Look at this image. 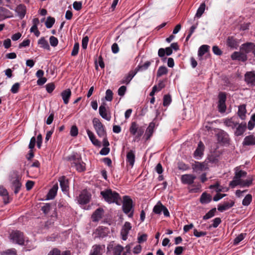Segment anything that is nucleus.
Instances as JSON below:
<instances>
[{
  "label": "nucleus",
  "mask_w": 255,
  "mask_h": 255,
  "mask_svg": "<svg viewBox=\"0 0 255 255\" xmlns=\"http://www.w3.org/2000/svg\"><path fill=\"white\" fill-rule=\"evenodd\" d=\"M100 194L102 198L108 203H115L118 205H120L121 198L119 194L117 192L113 191L111 189H108L101 191Z\"/></svg>",
  "instance_id": "1"
},
{
  "label": "nucleus",
  "mask_w": 255,
  "mask_h": 255,
  "mask_svg": "<svg viewBox=\"0 0 255 255\" xmlns=\"http://www.w3.org/2000/svg\"><path fill=\"white\" fill-rule=\"evenodd\" d=\"M129 131L131 135L133 136V141L138 142L141 136L144 132V128L143 126H139L136 122H131Z\"/></svg>",
  "instance_id": "2"
},
{
  "label": "nucleus",
  "mask_w": 255,
  "mask_h": 255,
  "mask_svg": "<svg viewBox=\"0 0 255 255\" xmlns=\"http://www.w3.org/2000/svg\"><path fill=\"white\" fill-rule=\"evenodd\" d=\"M68 160L71 162V167L78 171L82 172L85 170V164L82 161L81 156L77 153L68 156Z\"/></svg>",
  "instance_id": "3"
},
{
  "label": "nucleus",
  "mask_w": 255,
  "mask_h": 255,
  "mask_svg": "<svg viewBox=\"0 0 255 255\" xmlns=\"http://www.w3.org/2000/svg\"><path fill=\"white\" fill-rule=\"evenodd\" d=\"M123 212L126 214H128V217H132L133 215V202L132 199L128 196L123 197V203L122 206Z\"/></svg>",
  "instance_id": "4"
},
{
  "label": "nucleus",
  "mask_w": 255,
  "mask_h": 255,
  "mask_svg": "<svg viewBox=\"0 0 255 255\" xmlns=\"http://www.w3.org/2000/svg\"><path fill=\"white\" fill-rule=\"evenodd\" d=\"M9 178L11 184V188L14 190V193L17 194L21 186V183L20 181V177L17 171H14L11 173Z\"/></svg>",
  "instance_id": "5"
},
{
  "label": "nucleus",
  "mask_w": 255,
  "mask_h": 255,
  "mask_svg": "<svg viewBox=\"0 0 255 255\" xmlns=\"http://www.w3.org/2000/svg\"><path fill=\"white\" fill-rule=\"evenodd\" d=\"M247 175V172L240 169L239 167L235 168V176L233 180L230 182L229 185L232 188H234L238 185L242 180V177H246Z\"/></svg>",
  "instance_id": "6"
},
{
  "label": "nucleus",
  "mask_w": 255,
  "mask_h": 255,
  "mask_svg": "<svg viewBox=\"0 0 255 255\" xmlns=\"http://www.w3.org/2000/svg\"><path fill=\"white\" fill-rule=\"evenodd\" d=\"M99 113L101 117L110 121L111 119V114L110 111V108L107 104L104 102L102 103L99 108Z\"/></svg>",
  "instance_id": "7"
},
{
  "label": "nucleus",
  "mask_w": 255,
  "mask_h": 255,
  "mask_svg": "<svg viewBox=\"0 0 255 255\" xmlns=\"http://www.w3.org/2000/svg\"><path fill=\"white\" fill-rule=\"evenodd\" d=\"M10 239L13 242L20 245L24 244V239L23 234L19 231H12L10 234Z\"/></svg>",
  "instance_id": "8"
},
{
  "label": "nucleus",
  "mask_w": 255,
  "mask_h": 255,
  "mask_svg": "<svg viewBox=\"0 0 255 255\" xmlns=\"http://www.w3.org/2000/svg\"><path fill=\"white\" fill-rule=\"evenodd\" d=\"M110 145L108 139H103L102 141L97 139V146L101 147L103 146L104 147L100 151V154L102 155H106L109 154L110 148L109 147Z\"/></svg>",
  "instance_id": "9"
},
{
  "label": "nucleus",
  "mask_w": 255,
  "mask_h": 255,
  "mask_svg": "<svg viewBox=\"0 0 255 255\" xmlns=\"http://www.w3.org/2000/svg\"><path fill=\"white\" fill-rule=\"evenodd\" d=\"M91 195L87 190L82 191L79 195L78 201L80 204H85L88 203L91 199Z\"/></svg>",
  "instance_id": "10"
},
{
  "label": "nucleus",
  "mask_w": 255,
  "mask_h": 255,
  "mask_svg": "<svg viewBox=\"0 0 255 255\" xmlns=\"http://www.w3.org/2000/svg\"><path fill=\"white\" fill-rule=\"evenodd\" d=\"M246 83L251 86H255V73L254 71L247 72L245 75Z\"/></svg>",
  "instance_id": "11"
},
{
  "label": "nucleus",
  "mask_w": 255,
  "mask_h": 255,
  "mask_svg": "<svg viewBox=\"0 0 255 255\" xmlns=\"http://www.w3.org/2000/svg\"><path fill=\"white\" fill-rule=\"evenodd\" d=\"M196 176L193 174H184L181 176V180L183 184L191 185L194 183Z\"/></svg>",
  "instance_id": "12"
},
{
  "label": "nucleus",
  "mask_w": 255,
  "mask_h": 255,
  "mask_svg": "<svg viewBox=\"0 0 255 255\" xmlns=\"http://www.w3.org/2000/svg\"><path fill=\"white\" fill-rule=\"evenodd\" d=\"M234 134L236 136H240L242 135L247 129V124L246 123H241L237 125V127L235 128Z\"/></svg>",
  "instance_id": "13"
},
{
  "label": "nucleus",
  "mask_w": 255,
  "mask_h": 255,
  "mask_svg": "<svg viewBox=\"0 0 255 255\" xmlns=\"http://www.w3.org/2000/svg\"><path fill=\"white\" fill-rule=\"evenodd\" d=\"M192 168L196 172L198 171H203L209 169L208 164L205 162H195L192 165Z\"/></svg>",
  "instance_id": "14"
},
{
  "label": "nucleus",
  "mask_w": 255,
  "mask_h": 255,
  "mask_svg": "<svg viewBox=\"0 0 255 255\" xmlns=\"http://www.w3.org/2000/svg\"><path fill=\"white\" fill-rule=\"evenodd\" d=\"M97 127L98 128V129L97 130V133L100 137L103 138L102 140L104 139L105 138L108 139L104 127L99 121H97Z\"/></svg>",
  "instance_id": "15"
},
{
  "label": "nucleus",
  "mask_w": 255,
  "mask_h": 255,
  "mask_svg": "<svg viewBox=\"0 0 255 255\" xmlns=\"http://www.w3.org/2000/svg\"><path fill=\"white\" fill-rule=\"evenodd\" d=\"M155 124L153 122H152L149 123L148 127L147 128L145 133L144 135V137L146 141L149 140L150 137L152 136L153 131L154 128H155Z\"/></svg>",
  "instance_id": "16"
},
{
  "label": "nucleus",
  "mask_w": 255,
  "mask_h": 255,
  "mask_svg": "<svg viewBox=\"0 0 255 255\" xmlns=\"http://www.w3.org/2000/svg\"><path fill=\"white\" fill-rule=\"evenodd\" d=\"M204 150V145L202 141H200L198 144V147L194 152V156L196 159H200L203 155Z\"/></svg>",
  "instance_id": "17"
},
{
  "label": "nucleus",
  "mask_w": 255,
  "mask_h": 255,
  "mask_svg": "<svg viewBox=\"0 0 255 255\" xmlns=\"http://www.w3.org/2000/svg\"><path fill=\"white\" fill-rule=\"evenodd\" d=\"M135 150H130L128 152L126 156V161L128 163L131 167L134 165L135 159Z\"/></svg>",
  "instance_id": "18"
},
{
  "label": "nucleus",
  "mask_w": 255,
  "mask_h": 255,
  "mask_svg": "<svg viewBox=\"0 0 255 255\" xmlns=\"http://www.w3.org/2000/svg\"><path fill=\"white\" fill-rule=\"evenodd\" d=\"M136 74V72L134 70H130L127 75L121 81V84H128L134 76Z\"/></svg>",
  "instance_id": "19"
},
{
  "label": "nucleus",
  "mask_w": 255,
  "mask_h": 255,
  "mask_svg": "<svg viewBox=\"0 0 255 255\" xmlns=\"http://www.w3.org/2000/svg\"><path fill=\"white\" fill-rule=\"evenodd\" d=\"M255 44L253 42H246L242 45V49L246 53H253Z\"/></svg>",
  "instance_id": "20"
},
{
  "label": "nucleus",
  "mask_w": 255,
  "mask_h": 255,
  "mask_svg": "<svg viewBox=\"0 0 255 255\" xmlns=\"http://www.w3.org/2000/svg\"><path fill=\"white\" fill-rule=\"evenodd\" d=\"M235 202L231 200L230 202H225L223 204L218 206V210L221 212L227 210L234 206Z\"/></svg>",
  "instance_id": "21"
},
{
  "label": "nucleus",
  "mask_w": 255,
  "mask_h": 255,
  "mask_svg": "<svg viewBox=\"0 0 255 255\" xmlns=\"http://www.w3.org/2000/svg\"><path fill=\"white\" fill-rule=\"evenodd\" d=\"M231 57L233 60H239L243 62L247 60V56L240 52L235 51L233 52Z\"/></svg>",
  "instance_id": "22"
},
{
  "label": "nucleus",
  "mask_w": 255,
  "mask_h": 255,
  "mask_svg": "<svg viewBox=\"0 0 255 255\" xmlns=\"http://www.w3.org/2000/svg\"><path fill=\"white\" fill-rule=\"evenodd\" d=\"M243 145L253 146L255 145V136L253 135L246 136L243 142Z\"/></svg>",
  "instance_id": "23"
},
{
  "label": "nucleus",
  "mask_w": 255,
  "mask_h": 255,
  "mask_svg": "<svg viewBox=\"0 0 255 255\" xmlns=\"http://www.w3.org/2000/svg\"><path fill=\"white\" fill-rule=\"evenodd\" d=\"M227 45L232 49H237L238 43L236 38L233 36H229L227 39Z\"/></svg>",
  "instance_id": "24"
},
{
  "label": "nucleus",
  "mask_w": 255,
  "mask_h": 255,
  "mask_svg": "<svg viewBox=\"0 0 255 255\" xmlns=\"http://www.w3.org/2000/svg\"><path fill=\"white\" fill-rule=\"evenodd\" d=\"M173 52L171 48L168 47L165 49L160 48L158 51V55L159 57H164V56H170Z\"/></svg>",
  "instance_id": "25"
},
{
  "label": "nucleus",
  "mask_w": 255,
  "mask_h": 255,
  "mask_svg": "<svg viewBox=\"0 0 255 255\" xmlns=\"http://www.w3.org/2000/svg\"><path fill=\"white\" fill-rule=\"evenodd\" d=\"M71 95V92L69 89H66L61 92V96L65 104H67L69 103Z\"/></svg>",
  "instance_id": "26"
},
{
  "label": "nucleus",
  "mask_w": 255,
  "mask_h": 255,
  "mask_svg": "<svg viewBox=\"0 0 255 255\" xmlns=\"http://www.w3.org/2000/svg\"><path fill=\"white\" fill-rule=\"evenodd\" d=\"M59 181L62 190L63 191H67L69 188L68 180L64 176H62L59 178Z\"/></svg>",
  "instance_id": "27"
},
{
  "label": "nucleus",
  "mask_w": 255,
  "mask_h": 255,
  "mask_svg": "<svg viewBox=\"0 0 255 255\" xmlns=\"http://www.w3.org/2000/svg\"><path fill=\"white\" fill-rule=\"evenodd\" d=\"M254 179L252 176L248 177V179L245 180H241L240 184H238L240 187H249L253 183Z\"/></svg>",
  "instance_id": "28"
},
{
  "label": "nucleus",
  "mask_w": 255,
  "mask_h": 255,
  "mask_svg": "<svg viewBox=\"0 0 255 255\" xmlns=\"http://www.w3.org/2000/svg\"><path fill=\"white\" fill-rule=\"evenodd\" d=\"M58 188V185L55 184L48 192L47 195V199H53L57 194Z\"/></svg>",
  "instance_id": "29"
},
{
  "label": "nucleus",
  "mask_w": 255,
  "mask_h": 255,
  "mask_svg": "<svg viewBox=\"0 0 255 255\" xmlns=\"http://www.w3.org/2000/svg\"><path fill=\"white\" fill-rule=\"evenodd\" d=\"M247 110L245 105H240L238 107V115L242 120H245L246 118V114Z\"/></svg>",
  "instance_id": "30"
},
{
  "label": "nucleus",
  "mask_w": 255,
  "mask_h": 255,
  "mask_svg": "<svg viewBox=\"0 0 255 255\" xmlns=\"http://www.w3.org/2000/svg\"><path fill=\"white\" fill-rule=\"evenodd\" d=\"M151 62L150 61H146L143 64L140 65L139 64L137 65V66L135 68L134 71L137 73L139 71H143L147 70L149 67L151 65Z\"/></svg>",
  "instance_id": "31"
},
{
  "label": "nucleus",
  "mask_w": 255,
  "mask_h": 255,
  "mask_svg": "<svg viewBox=\"0 0 255 255\" xmlns=\"http://www.w3.org/2000/svg\"><path fill=\"white\" fill-rule=\"evenodd\" d=\"M19 17L22 19L24 17L26 13V7L23 4L18 5L15 9Z\"/></svg>",
  "instance_id": "32"
},
{
  "label": "nucleus",
  "mask_w": 255,
  "mask_h": 255,
  "mask_svg": "<svg viewBox=\"0 0 255 255\" xmlns=\"http://www.w3.org/2000/svg\"><path fill=\"white\" fill-rule=\"evenodd\" d=\"M211 196L205 192L202 193L200 197V201L202 204H208L211 201Z\"/></svg>",
  "instance_id": "33"
},
{
  "label": "nucleus",
  "mask_w": 255,
  "mask_h": 255,
  "mask_svg": "<svg viewBox=\"0 0 255 255\" xmlns=\"http://www.w3.org/2000/svg\"><path fill=\"white\" fill-rule=\"evenodd\" d=\"M218 140L223 143H226L229 141L228 134L223 131L220 132L218 133Z\"/></svg>",
  "instance_id": "34"
},
{
  "label": "nucleus",
  "mask_w": 255,
  "mask_h": 255,
  "mask_svg": "<svg viewBox=\"0 0 255 255\" xmlns=\"http://www.w3.org/2000/svg\"><path fill=\"white\" fill-rule=\"evenodd\" d=\"M210 48V46L208 45H203L201 46L198 51V55L200 57L203 56L207 53Z\"/></svg>",
  "instance_id": "35"
},
{
  "label": "nucleus",
  "mask_w": 255,
  "mask_h": 255,
  "mask_svg": "<svg viewBox=\"0 0 255 255\" xmlns=\"http://www.w3.org/2000/svg\"><path fill=\"white\" fill-rule=\"evenodd\" d=\"M164 205L159 201L156 205H155L153 209V212L155 214L160 215L162 212V208Z\"/></svg>",
  "instance_id": "36"
},
{
  "label": "nucleus",
  "mask_w": 255,
  "mask_h": 255,
  "mask_svg": "<svg viewBox=\"0 0 255 255\" xmlns=\"http://www.w3.org/2000/svg\"><path fill=\"white\" fill-rule=\"evenodd\" d=\"M0 195L3 196V200L5 204L8 203V194L5 188L0 187Z\"/></svg>",
  "instance_id": "37"
},
{
  "label": "nucleus",
  "mask_w": 255,
  "mask_h": 255,
  "mask_svg": "<svg viewBox=\"0 0 255 255\" xmlns=\"http://www.w3.org/2000/svg\"><path fill=\"white\" fill-rule=\"evenodd\" d=\"M217 212L216 208H213L208 211L203 217V219L204 220H207L212 217H213Z\"/></svg>",
  "instance_id": "38"
},
{
  "label": "nucleus",
  "mask_w": 255,
  "mask_h": 255,
  "mask_svg": "<svg viewBox=\"0 0 255 255\" xmlns=\"http://www.w3.org/2000/svg\"><path fill=\"white\" fill-rule=\"evenodd\" d=\"M0 14L5 18L12 16V13L9 10L1 6H0Z\"/></svg>",
  "instance_id": "39"
},
{
  "label": "nucleus",
  "mask_w": 255,
  "mask_h": 255,
  "mask_svg": "<svg viewBox=\"0 0 255 255\" xmlns=\"http://www.w3.org/2000/svg\"><path fill=\"white\" fill-rule=\"evenodd\" d=\"M124 249L122 245L120 244L116 245L113 249V255H122V253Z\"/></svg>",
  "instance_id": "40"
},
{
  "label": "nucleus",
  "mask_w": 255,
  "mask_h": 255,
  "mask_svg": "<svg viewBox=\"0 0 255 255\" xmlns=\"http://www.w3.org/2000/svg\"><path fill=\"white\" fill-rule=\"evenodd\" d=\"M38 44L40 45V47H42L44 49L49 50L50 49V46L47 40H46L44 37H41L40 39H39L38 41Z\"/></svg>",
  "instance_id": "41"
},
{
  "label": "nucleus",
  "mask_w": 255,
  "mask_h": 255,
  "mask_svg": "<svg viewBox=\"0 0 255 255\" xmlns=\"http://www.w3.org/2000/svg\"><path fill=\"white\" fill-rule=\"evenodd\" d=\"M205 4L204 3H202L200 4L198 8L197 9L196 13L195 14V17L197 18H200L203 13H204L205 9Z\"/></svg>",
  "instance_id": "42"
},
{
  "label": "nucleus",
  "mask_w": 255,
  "mask_h": 255,
  "mask_svg": "<svg viewBox=\"0 0 255 255\" xmlns=\"http://www.w3.org/2000/svg\"><path fill=\"white\" fill-rule=\"evenodd\" d=\"M97 234L98 235V237L103 238L106 237L107 234V229L106 228H103L102 227H99L97 229Z\"/></svg>",
  "instance_id": "43"
},
{
  "label": "nucleus",
  "mask_w": 255,
  "mask_h": 255,
  "mask_svg": "<svg viewBox=\"0 0 255 255\" xmlns=\"http://www.w3.org/2000/svg\"><path fill=\"white\" fill-rule=\"evenodd\" d=\"M247 234L246 233H241L235 238L233 241L234 245H238L241 241H242L246 237Z\"/></svg>",
  "instance_id": "44"
},
{
  "label": "nucleus",
  "mask_w": 255,
  "mask_h": 255,
  "mask_svg": "<svg viewBox=\"0 0 255 255\" xmlns=\"http://www.w3.org/2000/svg\"><path fill=\"white\" fill-rule=\"evenodd\" d=\"M252 201V196L251 194H247L242 201V205L245 206H248Z\"/></svg>",
  "instance_id": "45"
},
{
  "label": "nucleus",
  "mask_w": 255,
  "mask_h": 255,
  "mask_svg": "<svg viewBox=\"0 0 255 255\" xmlns=\"http://www.w3.org/2000/svg\"><path fill=\"white\" fill-rule=\"evenodd\" d=\"M168 73L167 68L164 66H160L157 72V76L158 77H161L162 75H166Z\"/></svg>",
  "instance_id": "46"
},
{
  "label": "nucleus",
  "mask_w": 255,
  "mask_h": 255,
  "mask_svg": "<svg viewBox=\"0 0 255 255\" xmlns=\"http://www.w3.org/2000/svg\"><path fill=\"white\" fill-rule=\"evenodd\" d=\"M225 125L228 127H231L232 128L234 129L238 125V122H235L232 119H227L224 122Z\"/></svg>",
  "instance_id": "47"
},
{
  "label": "nucleus",
  "mask_w": 255,
  "mask_h": 255,
  "mask_svg": "<svg viewBox=\"0 0 255 255\" xmlns=\"http://www.w3.org/2000/svg\"><path fill=\"white\" fill-rule=\"evenodd\" d=\"M212 224L210 225L209 227V229H211V228H216L219 225L221 224L222 221L221 218L219 217L215 218L212 221Z\"/></svg>",
  "instance_id": "48"
},
{
  "label": "nucleus",
  "mask_w": 255,
  "mask_h": 255,
  "mask_svg": "<svg viewBox=\"0 0 255 255\" xmlns=\"http://www.w3.org/2000/svg\"><path fill=\"white\" fill-rule=\"evenodd\" d=\"M163 105L164 107L168 106L172 101L171 97L169 94L165 95L163 97Z\"/></svg>",
  "instance_id": "49"
},
{
  "label": "nucleus",
  "mask_w": 255,
  "mask_h": 255,
  "mask_svg": "<svg viewBox=\"0 0 255 255\" xmlns=\"http://www.w3.org/2000/svg\"><path fill=\"white\" fill-rule=\"evenodd\" d=\"M104 217V210L102 208L97 209V222Z\"/></svg>",
  "instance_id": "50"
},
{
  "label": "nucleus",
  "mask_w": 255,
  "mask_h": 255,
  "mask_svg": "<svg viewBox=\"0 0 255 255\" xmlns=\"http://www.w3.org/2000/svg\"><path fill=\"white\" fill-rule=\"evenodd\" d=\"M54 22L55 18L51 16H48L45 22V25L47 28H50L52 27Z\"/></svg>",
  "instance_id": "51"
},
{
  "label": "nucleus",
  "mask_w": 255,
  "mask_h": 255,
  "mask_svg": "<svg viewBox=\"0 0 255 255\" xmlns=\"http://www.w3.org/2000/svg\"><path fill=\"white\" fill-rule=\"evenodd\" d=\"M218 103H226L227 95L225 92H220L218 95Z\"/></svg>",
  "instance_id": "52"
},
{
  "label": "nucleus",
  "mask_w": 255,
  "mask_h": 255,
  "mask_svg": "<svg viewBox=\"0 0 255 255\" xmlns=\"http://www.w3.org/2000/svg\"><path fill=\"white\" fill-rule=\"evenodd\" d=\"M218 109L219 112L225 113L227 109L226 103H218Z\"/></svg>",
  "instance_id": "53"
},
{
  "label": "nucleus",
  "mask_w": 255,
  "mask_h": 255,
  "mask_svg": "<svg viewBox=\"0 0 255 255\" xmlns=\"http://www.w3.org/2000/svg\"><path fill=\"white\" fill-rule=\"evenodd\" d=\"M87 132L88 135V136L92 141V143L96 145V139L95 137V135L90 129H87Z\"/></svg>",
  "instance_id": "54"
},
{
  "label": "nucleus",
  "mask_w": 255,
  "mask_h": 255,
  "mask_svg": "<svg viewBox=\"0 0 255 255\" xmlns=\"http://www.w3.org/2000/svg\"><path fill=\"white\" fill-rule=\"evenodd\" d=\"M185 248L184 247L178 246L174 250V254L175 255H181Z\"/></svg>",
  "instance_id": "55"
},
{
  "label": "nucleus",
  "mask_w": 255,
  "mask_h": 255,
  "mask_svg": "<svg viewBox=\"0 0 255 255\" xmlns=\"http://www.w3.org/2000/svg\"><path fill=\"white\" fill-rule=\"evenodd\" d=\"M78 128L75 125L72 126L71 127V129H70V135L72 136L75 137L78 135Z\"/></svg>",
  "instance_id": "56"
},
{
  "label": "nucleus",
  "mask_w": 255,
  "mask_h": 255,
  "mask_svg": "<svg viewBox=\"0 0 255 255\" xmlns=\"http://www.w3.org/2000/svg\"><path fill=\"white\" fill-rule=\"evenodd\" d=\"M79 44L78 43H75L74 44L73 50L71 52V55L75 56L77 55L79 51Z\"/></svg>",
  "instance_id": "57"
},
{
  "label": "nucleus",
  "mask_w": 255,
  "mask_h": 255,
  "mask_svg": "<svg viewBox=\"0 0 255 255\" xmlns=\"http://www.w3.org/2000/svg\"><path fill=\"white\" fill-rule=\"evenodd\" d=\"M207 233L206 232H199L197 229H194L193 231V235L197 238H200L206 235Z\"/></svg>",
  "instance_id": "58"
},
{
  "label": "nucleus",
  "mask_w": 255,
  "mask_h": 255,
  "mask_svg": "<svg viewBox=\"0 0 255 255\" xmlns=\"http://www.w3.org/2000/svg\"><path fill=\"white\" fill-rule=\"evenodd\" d=\"M147 239V235L145 234H143L137 238V242L139 244L143 243L146 241Z\"/></svg>",
  "instance_id": "59"
},
{
  "label": "nucleus",
  "mask_w": 255,
  "mask_h": 255,
  "mask_svg": "<svg viewBox=\"0 0 255 255\" xmlns=\"http://www.w3.org/2000/svg\"><path fill=\"white\" fill-rule=\"evenodd\" d=\"M105 99L108 101H111L113 99V92L112 91L108 89L106 92Z\"/></svg>",
  "instance_id": "60"
},
{
  "label": "nucleus",
  "mask_w": 255,
  "mask_h": 255,
  "mask_svg": "<svg viewBox=\"0 0 255 255\" xmlns=\"http://www.w3.org/2000/svg\"><path fill=\"white\" fill-rule=\"evenodd\" d=\"M50 45L52 46L55 47L57 45L58 43V40L57 38L53 36H52L50 37L49 39Z\"/></svg>",
  "instance_id": "61"
},
{
  "label": "nucleus",
  "mask_w": 255,
  "mask_h": 255,
  "mask_svg": "<svg viewBox=\"0 0 255 255\" xmlns=\"http://www.w3.org/2000/svg\"><path fill=\"white\" fill-rule=\"evenodd\" d=\"M212 50L214 54L218 56H220L222 54V51L217 46H213L212 47Z\"/></svg>",
  "instance_id": "62"
},
{
  "label": "nucleus",
  "mask_w": 255,
  "mask_h": 255,
  "mask_svg": "<svg viewBox=\"0 0 255 255\" xmlns=\"http://www.w3.org/2000/svg\"><path fill=\"white\" fill-rule=\"evenodd\" d=\"M127 90V87L125 86H122L120 87L118 91V95L120 96H123L125 95Z\"/></svg>",
  "instance_id": "63"
},
{
  "label": "nucleus",
  "mask_w": 255,
  "mask_h": 255,
  "mask_svg": "<svg viewBox=\"0 0 255 255\" xmlns=\"http://www.w3.org/2000/svg\"><path fill=\"white\" fill-rule=\"evenodd\" d=\"M2 255H16V252L14 249L8 250L3 252Z\"/></svg>",
  "instance_id": "64"
}]
</instances>
